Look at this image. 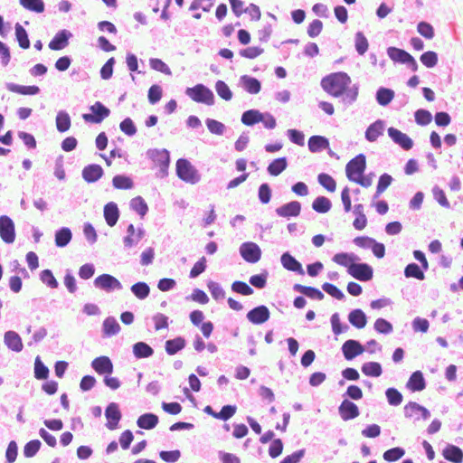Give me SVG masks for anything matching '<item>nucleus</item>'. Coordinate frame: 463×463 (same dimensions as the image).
<instances>
[{
  "mask_svg": "<svg viewBox=\"0 0 463 463\" xmlns=\"http://www.w3.org/2000/svg\"><path fill=\"white\" fill-rule=\"evenodd\" d=\"M351 79L345 72H335L324 77L321 80L323 90L333 97L345 95L349 101L356 99L357 92L350 90Z\"/></svg>",
  "mask_w": 463,
  "mask_h": 463,
  "instance_id": "obj_1",
  "label": "nucleus"
},
{
  "mask_svg": "<svg viewBox=\"0 0 463 463\" xmlns=\"http://www.w3.org/2000/svg\"><path fill=\"white\" fill-rule=\"evenodd\" d=\"M386 53L394 64L406 65L412 72H416L418 71L419 64L416 59L404 49L390 46L387 48Z\"/></svg>",
  "mask_w": 463,
  "mask_h": 463,
  "instance_id": "obj_2",
  "label": "nucleus"
},
{
  "mask_svg": "<svg viewBox=\"0 0 463 463\" xmlns=\"http://www.w3.org/2000/svg\"><path fill=\"white\" fill-rule=\"evenodd\" d=\"M365 169V157L363 155H359L353 158L347 165H346V175L347 177L354 182L361 184H364L363 183V174Z\"/></svg>",
  "mask_w": 463,
  "mask_h": 463,
  "instance_id": "obj_3",
  "label": "nucleus"
},
{
  "mask_svg": "<svg viewBox=\"0 0 463 463\" xmlns=\"http://www.w3.org/2000/svg\"><path fill=\"white\" fill-rule=\"evenodd\" d=\"M176 174L180 179L190 184H195L200 179L197 170L187 159L184 158L177 160Z\"/></svg>",
  "mask_w": 463,
  "mask_h": 463,
  "instance_id": "obj_4",
  "label": "nucleus"
},
{
  "mask_svg": "<svg viewBox=\"0 0 463 463\" xmlns=\"http://www.w3.org/2000/svg\"><path fill=\"white\" fill-rule=\"evenodd\" d=\"M186 94L195 102L204 103L206 105H213L214 103L213 92L203 84H197L193 88H188Z\"/></svg>",
  "mask_w": 463,
  "mask_h": 463,
  "instance_id": "obj_5",
  "label": "nucleus"
},
{
  "mask_svg": "<svg viewBox=\"0 0 463 463\" xmlns=\"http://www.w3.org/2000/svg\"><path fill=\"white\" fill-rule=\"evenodd\" d=\"M150 159L153 161L155 167L160 171V177H165L167 175L169 166L170 156L165 149H154L148 152Z\"/></svg>",
  "mask_w": 463,
  "mask_h": 463,
  "instance_id": "obj_6",
  "label": "nucleus"
},
{
  "mask_svg": "<svg viewBox=\"0 0 463 463\" xmlns=\"http://www.w3.org/2000/svg\"><path fill=\"white\" fill-rule=\"evenodd\" d=\"M387 134L390 139L404 151H409L414 146L412 138L394 127L388 128Z\"/></svg>",
  "mask_w": 463,
  "mask_h": 463,
  "instance_id": "obj_7",
  "label": "nucleus"
},
{
  "mask_svg": "<svg viewBox=\"0 0 463 463\" xmlns=\"http://www.w3.org/2000/svg\"><path fill=\"white\" fill-rule=\"evenodd\" d=\"M403 413L404 417L407 419H411L414 415H417V417L414 419L415 420H419L420 419L427 420L431 416V413L428 408L412 401H410L403 407Z\"/></svg>",
  "mask_w": 463,
  "mask_h": 463,
  "instance_id": "obj_8",
  "label": "nucleus"
},
{
  "mask_svg": "<svg viewBox=\"0 0 463 463\" xmlns=\"http://www.w3.org/2000/svg\"><path fill=\"white\" fill-rule=\"evenodd\" d=\"M91 114H83L82 118L89 123L99 124L109 116V109L97 101L90 108Z\"/></svg>",
  "mask_w": 463,
  "mask_h": 463,
  "instance_id": "obj_9",
  "label": "nucleus"
},
{
  "mask_svg": "<svg viewBox=\"0 0 463 463\" xmlns=\"http://www.w3.org/2000/svg\"><path fill=\"white\" fill-rule=\"evenodd\" d=\"M0 237L5 243H12L15 239L14 224L8 216H0Z\"/></svg>",
  "mask_w": 463,
  "mask_h": 463,
  "instance_id": "obj_10",
  "label": "nucleus"
},
{
  "mask_svg": "<svg viewBox=\"0 0 463 463\" xmlns=\"http://www.w3.org/2000/svg\"><path fill=\"white\" fill-rule=\"evenodd\" d=\"M241 257L250 263H255L260 260L261 251L259 246L253 242H245L240 248Z\"/></svg>",
  "mask_w": 463,
  "mask_h": 463,
  "instance_id": "obj_11",
  "label": "nucleus"
},
{
  "mask_svg": "<svg viewBox=\"0 0 463 463\" xmlns=\"http://www.w3.org/2000/svg\"><path fill=\"white\" fill-rule=\"evenodd\" d=\"M426 386L427 382L424 374L420 370L413 372L406 383V388L411 392H421L426 388Z\"/></svg>",
  "mask_w": 463,
  "mask_h": 463,
  "instance_id": "obj_12",
  "label": "nucleus"
},
{
  "mask_svg": "<svg viewBox=\"0 0 463 463\" xmlns=\"http://www.w3.org/2000/svg\"><path fill=\"white\" fill-rule=\"evenodd\" d=\"M95 286L106 291L112 289H120L121 283L113 276L109 274H102L97 277L94 280Z\"/></svg>",
  "mask_w": 463,
  "mask_h": 463,
  "instance_id": "obj_13",
  "label": "nucleus"
},
{
  "mask_svg": "<svg viewBox=\"0 0 463 463\" xmlns=\"http://www.w3.org/2000/svg\"><path fill=\"white\" fill-rule=\"evenodd\" d=\"M105 416L108 420L106 424L107 428L110 430L117 429L121 419V412L118 409V405L115 402L109 403L106 408Z\"/></svg>",
  "mask_w": 463,
  "mask_h": 463,
  "instance_id": "obj_14",
  "label": "nucleus"
},
{
  "mask_svg": "<svg viewBox=\"0 0 463 463\" xmlns=\"http://www.w3.org/2000/svg\"><path fill=\"white\" fill-rule=\"evenodd\" d=\"M443 458L452 463L463 462V450L458 446L447 443L441 451Z\"/></svg>",
  "mask_w": 463,
  "mask_h": 463,
  "instance_id": "obj_15",
  "label": "nucleus"
},
{
  "mask_svg": "<svg viewBox=\"0 0 463 463\" xmlns=\"http://www.w3.org/2000/svg\"><path fill=\"white\" fill-rule=\"evenodd\" d=\"M269 316V310L266 306H259L248 312L247 318L254 325H260L268 321Z\"/></svg>",
  "mask_w": 463,
  "mask_h": 463,
  "instance_id": "obj_16",
  "label": "nucleus"
},
{
  "mask_svg": "<svg viewBox=\"0 0 463 463\" xmlns=\"http://www.w3.org/2000/svg\"><path fill=\"white\" fill-rule=\"evenodd\" d=\"M344 356L346 360H352L364 352V347L356 340H347L342 346Z\"/></svg>",
  "mask_w": 463,
  "mask_h": 463,
  "instance_id": "obj_17",
  "label": "nucleus"
},
{
  "mask_svg": "<svg viewBox=\"0 0 463 463\" xmlns=\"http://www.w3.org/2000/svg\"><path fill=\"white\" fill-rule=\"evenodd\" d=\"M349 274L359 280H368L373 278V269L364 263H354L350 267Z\"/></svg>",
  "mask_w": 463,
  "mask_h": 463,
  "instance_id": "obj_18",
  "label": "nucleus"
},
{
  "mask_svg": "<svg viewBox=\"0 0 463 463\" xmlns=\"http://www.w3.org/2000/svg\"><path fill=\"white\" fill-rule=\"evenodd\" d=\"M301 211L299 202L292 201L276 209V213L280 217L289 218L298 216Z\"/></svg>",
  "mask_w": 463,
  "mask_h": 463,
  "instance_id": "obj_19",
  "label": "nucleus"
},
{
  "mask_svg": "<svg viewBox=\"0 0 463 463\" xmlns=\"http://www.w3.org/2000/svg\"><path fill=\"white\" fill-rule=\"evenodd\" d=\"M339 414L344 420H349L359 415V410L354 402L345 400L339 406Z\"/></svg>",
  "mask_w": 463,
  "mask_h": 463,
  "instance_id": "obj_20",
  "label": "nucleus"
},
{
  "mask_svg": "<svg viewBox=\"0 0 463 463\" xmlns=\"http://www.w3.org/2000/svg\"><path fill=\"white\" fill-rule=\"evenodd\" d=\"M91 366L99 374L111 373L113 371V364L108 356L95 358Z\"/></svg>",
  "mask_w": 463,
  "mask_h": 463,
  "instance_id": "obj_21",
  "label": "nucleus"
},
{
  "mask_svg": "<svg viewBox=\"0 0 463 463\" xmlns=\"http://www.w3.org/2000/svg\"><path fill=\"white\" fill-rule=\"evenodd\" d=\"M103 175V170L99 165H90L84 167L82 176L88 183L98 181Z\"/></svg>",
  "mask_w": 463,
  "mask_h": 463,
  "instance_id": "obj_22",
  "label": "nucleus"
},
{
  "mask_svg": "<svg viewBox=\"0 0 463 463\" xmlns=\"http://www.w3.org/2000/svg\"><path fill=\"white\" fill-rule=\"evenodd\" d=\"M5 343L11 350L20 352L23 350L24 345L21 337L14 331H7L5 334Z\"/></svg>",
  "mask_w": 463,
  "mask_h": 463,
  "instance_id": "obj_23",
  "label": "nucleus"
},
{
  "mask_svg": "<svg viewBox=\"0 0 463 463\" xmlns=\"http://www.w3.org/2000/svg\"><path fill=\"white\" fill-rule=\"evenodd\" d=\"M6 88L9 91L17 93L20 95H36L40 92V89L37 86H23L14 83H8Z\"/></svg>",
  "mask_w": 463,
  "mask_h": 463,
  "instance_id": "obj_24",
  "label": "nucleus"
},
{
  "mask_svg": "<svg viewBox=\"0 0 463 463\" xmlns=\"http://www.w3.org/2000/svg\"><path fill=\"white\" fill-rule=\"evenodd\" d=\"M118 209L116 203H109L104 207V217L109 226H114L118 219Z\"/></svg>",
  "mask_w": 463,
  "mask_h": 463,
  "instance_id": "obj_25",
  "label": "nucleus"
},
{
  "mask_svg": "<svg viewBox=\"0 0 463 463\" xmlns=\"http://www.w3.org/2000/svg\"><path fill=\"white\" fill-rule=\"evenodd\" d=\"M281 263L283 267L288 270L304 274L301 264L289 253L286 252L281 256Z\"/></svg>",
  "mask_w": 463,
  "mask_h": 463,
  "instance_id": "obj_26",
  "label": "nucleus"
},
{
  "mask_svg": "<svg viewBox=\"0 0 463 463\" xmlns=\"http://www.w3.org/2000/svg\"><path fill=\"white\" fill-rule=\"evenodd\" d=\"M385 397L390 406L397 407L403 401L402 393L395 387H389L385 390Z\"/></svg>",
  "mask_w": 463,
  "mask_h": 463,
  "instance_id": "obj_27",
  "label": "nucleus"
},
{
  "mask_svg": "<svg viewBox=\"0 0 463 463\" xmlns=\"http://www.w3.org/2000/svg\"><path fill=\"white\" fill-rule=\"evenodd\" d=\"M403 274L407 279L412 278L418 280H423L425 279L422 269L415 262L407 264L404 268Z\"/></svg>",
  "mask_w": 463,
  "mask_h": 463,
  "instance_id": "obj_28",
  "label": "nucleus"
},
{
  "mask_svg": "<svg viewBox=\"0 0 463 463\" xmlns=\"http://www.w3.org/2000/svg\"><path fill=\"white\" fill-rule=\"evenodd\" d=\"M69 35L65 31L58 33L49 43V48L53 51L64 49L68 45Z\"/></svg>",
  "mask_w": 463,
  "mask_h": 463,
  "instance_id": "obj_29",
  "label": "nucleus"
},
{
  "mask_svg": "<svg viewBox=\"0 0 463 463\" xmlns=\"http://www.w3.org/2000/svg\"><path fill=\"white\" fill-rule=\"evenodd\" d=\"M158 423V418L153 413H146L141 415L137 421L139 428L145 430H151L155 428Z\"/></svg>",
  "mask_w": 463,
  "mask_h": 463,
  "instance_id": "obj_30",
  "label": "nucleus"
},
{
  "mask_svg": "<svg viewBox=\"0 0 463 463\" xmlns=\"http://www.w3.org/2000/svg\"><path fill=\"white\" fill-rule=\"evenodd\" d=\"M395 92L392 89L387 87H378V105L386 107L394 99Z\"/></svg>",
  "mask_w": 463,
  "mask_h": 463,
  "instance_id": "obj_31",
  "label": "nucleus"
},
{
  "mask_svg": "<svg viewBox=\"0 0 463 463\" xmlns=\"http://www.w3.org/2000/svg\"><path fill=\"white\" fill-rule=\"evenodd\" d=\"M133 354L138 358H147L154 354L153 348L145 342H137L133 345Z\"/></svg>",
  "mask_w": 463,
  "mask_h": 463,
  "instance_id": "obj_32",
  "label": "nucleus"
},
{
  "mask_svg": "<svg viewBox=\"0 0 463 463\" xmlns=\"http://www.w3.org/2000/svg\"><path fill=\"white\" fill-rule=\"evenodd\" d=\"M329 146L328 140L322 136H312L308 139V148L311 152H318Z\"/></svg>",
  "mask_w": 463,
  "mask_h": 463,
  "instance_id": "obj_33",
  "label": "nucleus"
},
{
  "mask_svg": "<svg viewBox=\"0 0 463 463\" xmlns=\"http://www.w3.org/2000/svg\"><path fill=\"white\" fill-rule=\"evenodd\" d=\"M294 289L298 292L304 294L305 296H307L310 298H317L319 300L324 298V294L319 289L313 288V287H307V286H303L300 284H296L294 286Z\"/></svg>",
  "mask_w": 463,
  "mask_h": 463,
  "instance_id": "obj_34",
  "label": "nucleus"
},
{
  "mask_svg": "<svg viewBox=\"0 0 463 463\" xmlns=\"http://www.w3.org/2000/svg\"><path fill=\"white\" fill-rule=\"evenodd\" d=\"M288 165L286 157H279L273 160L268 166V172L270 175L277 176L281 174Z\"/></svg>",
  "mask_w": 463,
  "mask_h": 463,
  "instance_id": "obj_35",
  "label": "nucleus"
},
{
  "mask_svg": "<svg viewBox=\"0 0 463 463\" xmlns=\"http://www.w3.org/2000/svg\"><path fill=\"white\" fill-rule=\"evenodd\" d=\"M349 322L357 328H363L366 325L365 314L361 309H354L348 316Z\"/></svg>",
  "mask_w": 463,
  "mask_h": 463,
  "instance_id": "obj_36",
  "label": "nucleus"
},
{
  "mask_svg": "<svg viewBox=\"0 0 463 463\" xmlns=\"http://www.w3.org/2000/svg\"><path fill=\"white\" fill-rule=\"evenodd\" d=\"M420 62L428 69L434 68L439 61V55L434 51H427L420 54Z\"/></svg>",
  "mask_w": 463,
  "mask_h": 463,
  "instance_id": "obj_37",
  "label": "nucleus"
},
{
  "mask_svg": "<svg viewBox=\"0 0 463 463\" xmlns=\"http://www.w3.org/2000/svg\"><path fill=\"white\" fill-rule=\"evenodd\" d=\"M414 118L419 126L425 127L432 121L433 116L430 111L426 109H418L414 112Z\"/></svg>",
  "mask_w": 463,
  "mask_h": 463,
  "instance_id": "obj_38",
  "label": "nucleus"
},
{
  "mask_svg": "<svg viewBox=\"0 0 463 463\" xmlns=\"http://www.w3.org/2000/svg\"><path fill=\"white\" fill-rule=\"evenodd\" d=\"M404 454L405 449L402 447H393L383 452V458L386 462H394L402 458Z\"/></svg>",
  "mask_w": 463,
  "mask_h": 463,
  "instance_id": "obj_39",
  "label": "nucleus"
},
{
  "mask_svg": "<svg viewBox=\"0 0 463 463\" xmlns=\"http://www.w3.org/2000/svg\"><path fill=\"white\" fill-rule=\"evenodd\" d=\"M434 200L444 208H450V203L447 198L445 191L439 185L435 184L431 189Z\"/></svg>",
  "mask_w": 463,
  "mask_h": 463,
  "instance_id": "obj_40",
  "label": "nucleus"
},
{
  "mask_svg": "<svg viewBox=\"0 0 463 463\" xmlns=\"http://www.w3.org/2000/svg\"><path fill=\"white\" fill-rule=\"evenodd\" d=\"M103 331L105 335L111 336L120 331V326L114 317H107L103 322Z\"/></svg>",
  "mask_w": 463,
  "mask_h": 463,
  "instance_id": "obj_41",
  "label": "nucleus"
},
{
  "mask_svg": "<svg viewBox=\"0 0 463 463\" xmlns=\"http://www.w3.org/2000/svg\"><path fill=\"white\" fill-rule=\"evenodd\" d=\"M417 32L427 40H431L435 36L434 27L427 21H420L417 24Z\"/></svg>",
  "mask_w": 463,
  "mask_h": 463,
  "instance_id": "obj_42",
  "label": "nucleus"
},
{
  "mask_svg": "<svg viewBox=\"0 0 463 463\" xmlns=\"http://www.w3.org/2000/svg\"><path fill=\"white\" fill-rule=\"evenodd\" d=\"M185 345V341L182 337H176L165 342V351L168 354H175L182 350Z\"/></svg>",
  "mask_w": 463,
  "mask_h": 463,
  "instance_id": "obj_43",
  "label": "nucleus"
},
{
  "mask_svg": "<svg viewBox=\"0 0 463 463\" xmlns=\"http://www.w3.org/2000/svg\"><path fill=\"white\" fill-rule=\"evenodd\" d=\"M261 119V113L254 109L247 110L241 116V122L246 126H252Z\"/></svg>",
  "mask_w": 463,
  "mask_h": 463,
  "instance_id": "obj_44",
  "label": "nucleus"
},
{
  "mask_svg": "<svg viewBox=\"0 0 463 463\" xmlns=\"http://www.w3.org/2000/svg\"><path fill=\"white\" fill-rule=\"evenodd\" d=\"M71 232L69 228H61L55 233V244L58 247H64L71 241Z\"/></svg>",
  "mask_w": 463,
  "mask_h": 463,
  "instance_id": "obj_45",
  "label": "nucleus"
},
{
  "mask_svg": "<svg viewBox=\"0 0 463 463\" xmlns=\"http://www.w3.org/2000/svg\"><path fill=\"white\" fill-rule=\"evenodd\" d=\"M354 47L360 55H364L369 48L368 40L361 32L356 33L354 35Z\"/></svg>",
  "mask_w": 463,
  "mask_h": 463,
  "instance_id": "obj_46",
  "label": "nucleus"
},
{
  "mask_svg": "<svg viewBox=\"0 0 463 463\" xmlns=\"http://www.w3.org/2000/svg\"><path fill=\"white\" fill-rule=\"evenodd\" d=\"M20 5L25 9L35 12V13H43L44 11L45 5L43 0H19Z\"/></svg>",
  "mask_w": 463,
  "mask_h": 463,
  "instance_id": "obj_47",
  "label": "nucleus"
},
{
  "mask_svg": "<svg viewBox=\"0 0 463 463\" xmlns=\"http://www.w3.org/2000/svg\"><path fill=\"white\" fill-rule=\"evenodd\" d=\"M15 36L18 41L19 46L23 49H28L30 41L25 29L19 24L15 25Z\"/></svg>",
  "mask_w": 463,
  "mask_h": 463,
  "instance_id": "obj_48",
  "label": "nucleus"
},
{
  "mask_svg": "<svg viewBox=\"0 0 463 463\" xmlns=\"http://www.w3.org/2000/svg\"><path fill=\"white\" fill-rule=\"evenodd\" d=\"M313 209L321 213H327L331 208V202L325 196H319L312 203Z\"/></svg>",
  "mask_w": 463,
  "mask_h": 463,
  "instance_id": "obj_49",
  "label": "nucleus"
},
{
  "mask_svg": "<svg viewBox=\"0 0 463 463\" xmlns=\"http://www.w3.org/2000/svg\"><path fill=\"white\" fill-rule=\"evenodd\" d=\"M56 128L60 132H65L71 128L70 116L63 111H60L56 117Z\"/></svg>",
  "mask_w": 463,
  "mask_h": 463,
  "instance_id": "obj_50",
  "label": "nucleus"
},
{
  "mask_svg": "<svg viewBox=\"0 0 463 463\" xmlns=\"http://www.w3.org/2000/svg\"><path fill=\"white\" fill-rule=\"evenodd\" d=\"M333 260L335 263L346 267L349 272L350 267L354 264L355 257L348 253H338L334 256Z\"/></svg>",
  "mask_w": 463,
  "mask_h": 463,
  "instance_id": "obj_51",
  "label": "nucleus"
},
{
  "mask_svg": "<svg viewBox=\"0 0 463 463\" xmlns=\"http://www.w3.org/2000/svg\"><path fill=\"white\" fill-rule=\"evenodd\" d=\"M354 242L360 248L372 250V251L376 255V241L374 239L366 236H360L356 237L354 240Z\"/></svg>",
  "mask_w": 463,
  "mask_h": 463,
  "instance_id": "obj_52",
  "label": "nucleus"
},
{
  "mask_svg": "<svg viewBox=\"0 0 463 463\" xmlns=\"http://www.w3.org/2000/svg\"><path fill=\"white\" fill-rule=\"evenodd\" d=\"M132 293L139 299L146 298L150 292L148 285L145 282H137L131 287Z\"/></svg>",
  "mask_w": 463,
  "mask_h": 463,
  "instance_id": "obj_53",
  "label": "nucleus"
},
{
  "mask_svg": "<svg viewBox=\"0 0 463 463\" xmlns=\"http://www.w3.org/2000/svg\"><path fill=\"white\" fill-rule=\"evenodd\" d=\"M130 206L141 217H144L148 210L147 204L146 203L145 200L140 196L133 198L130 202Z\"/></svg>",
  "mask_w": 463,
  "mask_h": 463,
  "instance_id": "obj_54",
  "label": "nucleus"
},
{
  "mask_svg": "<svg viewBox=\"0 0 463 463\" xmlns=\"http://www.w3.org/2000/svg\"><path fill=\"white\" fill-rule=\"evenodd\" d=\"M243 84L245 90L251 94H257L260 90V82L251 77L243 76L242 77Z\"/></svg>",
  "mask_w": 463,
  "mask_h": 463,
  "instance_id": "obj_55",
  "label": "nucleus"
},
{
  "mask_svg": "<svg viewBox=\"0 0 463 463\" xmlns=\"http://www.w3.org/2000/svg\"><path fill=\"white\" fill-rule=\"evenodd\" d=\"M49 376V369L44 364L36 357L34 362V377L38 380H45Z\"/></svg>",
  "mask_w": 463,
  "mask_h": 463,
  "instance_id": "obj_56",
  "label": "nucleus"
},
{
  "mask_svg": "<svg viewBox=\"0 0 463 463\" xmlns=\"http://www.w3.org/2000/svg\"><path fill=\"white\" fill-rule=\"evenodd\" d=\"M425 194L422 191L416 192L409 201V209L411 211H419L421 209Z\"/></svg>",
  "mask_w": 463,
  "mask_h": 463,
  "instance_id": "obj_57",
  "label": "nucleus"
},
{
  "mask_svg": "<svg viewBox=\"0 0 463 463\" xmlns=\"http://www.w3.org/2000/svg\"><path fill=\"white\" fill-rule=\"evenodd\" d=\"M215 90L217 94L224 100H231L232 98V92L229 86L222 80H218L215 84Z\"/></svg>",
  "mask_w": 463,
  "mask_h": 463,
  "instance_id": "obj_58",
  "label": "nucleus"
},
{
  "mask_svg": "<svg viewBox=\"0 0 463 463\" xmlns=\"http://www.w3.org/2000/svg\"><path fill=\"white\" fill-rule=\"evenodd\" d=\"M232 290L243 296H249L253 293V289L246 282L240 280L234 281L232 284Z\"/></svg>",
  "mask_w": 463,
  "mask_h": 463,
  "instance_id": "obj_59",
  "label": "nucleus"
},
{
  "mask_svg": "<svg viewBox=\"0 0 463 463\" xmlns=\"http://www.w3.org/2000/svg\"><path fill=\"white\" fill-rule=\"evenodd\" d=\"M411 326L414 332L426 333L429 330V320L420 317H416L412 322Z\"/></svg>",
  "mask_w": 463,
  "mask_h": 463,
  "instance_id": "obj_60",
  "label": "nucleus"
},
{
  "mask_svg": "<svg viewBox=\"0 0 463 463\" xmlns=\"http://www.w3.org/2000/svg\"><path fill=\"white\" fill-rule=\"evenodd\" d=\"M112 183L117 189H130L133 186L132 180L125 175L114 176Z\"/></svg>",
  "mask_w": 463,
  "mask_h": 463,
  "instance_id": "obj_61",
  "label": "nucleus"
},
{
  "mask_svg": "<svg viewBox=\"0 0 463 463\" xmlns=\"http://www.w3.org/2000/svg\"><path fill=\"white\" fill-rule=\"evenodd\" d=\"M318 182L329 192H335L336 189L335 181L327 174H320L318 175Z\"/></svg>",
  "mask_w": 463,
  "mask_h": 463,
  "instance_id": "obj_62",
  "label": "nucleus"
},
{
  "mask_svg": "<svg viewBox=\"0 0 463 463\" xmlns=\"http://www.w3.org/2000/svg\"><path fill=\"white\" fill-rule=\"evenodd\" d=\"M392 176L387 173H383L378 177V196L392 184Z\"/></svg>",
  "mask_w": 463,
  "mask_h": 463,
  "instance_id": "obj_63",
  "label": "nucleus"
},
{
  "mask_svg": "<svg viewBox=\"0 0 463 463\" xmlns=\"http://www.w3.org/2000/svg\"><path fill=\"white\" fill-rule=\"evenodd\" d=\"M207 287H208V289H209L212 297L215 300H220V299H223L224 298L225 292L222 289V288L217 282L210 281L207 284Z\"/></svg>",
  "mask_w": 463,
  "mask_h": 463,
  "instance_id": "obj_64",
  "label": "nucleus"
}]
</instances>
